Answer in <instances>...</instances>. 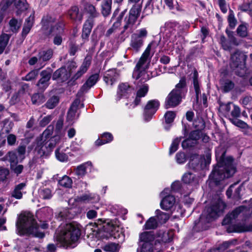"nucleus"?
Returning a JSON list of instances; mask_svg holds the SVG:
<instances>
[{
  "instance_id": "5701e85b",
  "label": "nucleus",
  "mask_w": 252,
  "mask_h": 252,
  "mask_svg": "<svg viewBox=\"0 0 252 252\" xmlns=\"http://www.w3.org/2000/svg\"><path fill=\"white\" fill-rule=\"evenodd\" d=\"M91 60L89 58H86L84 60L82 65L80 67L79 70L73 76L72 79L74 80H77L80 78L84 74H85L89 66L91 65Z\"/></svg>"
},
{
  "instance_id": "20e7f679",
  "label": "nucleus",
  "mask_w": 252,
  "mask_h": 252,
  "mask_svg": "<svg viewBox=\"0 0 252 252\" xmlns=\"http://www.w3.org/2000/svg\"><path fill=\"white\" fill-rule=\"evenodd\" d=\"M158 43L155 41H152L150 43L137 63L133 72L132 77L138 82H145L150 79L146 69L148 68L151 59L150 51L152 49L155 52Z\"/></svg>"
},
{
  "instance_id": "a878e982",
  "label": "nucleus",
  "mask_w": 252,
  "mask_h": 252,
  "mask_svg": "<svg viewBox=\"0 0 252 252\" xmlns=\"http://www.w3.org/2000/svg\"><path fill=\"white\" fill-rule=\"evenodd\" d=\"M133 89L127 83H122L119 86L117 99L119 100L123 96H126L133 92Z\"/></svg>"
},
{
  "instance_id": "f03ea898",
  "label": "nucleus",
  "mask_w": 252,
  "mask_h": 252,
  "mask_svg": "<svg viewBox=\"0 0 252 252\" xmlns=\"http://www.w3.org/2000/svg\"><path fill=\"white\" fill-rule=\"evenodd\" d=\"M17 233L20 235H31L42 238L44 233L39 230V226L30 212H24L20 214L16 222Z\"/></svg>"
},
{
  "instance_id": "393cba45",
  "label": "nucleus",
  "mask_w": 252,
  "mask_h": 252,
  "mask_svg": "<svg viewBox=\"0 0 252 252\" xmlns=\"http://www.w3.org/2000/svg\"><path fill=\"white\" fill-rule=\"evenodd\" d=\"M92 169V164L90 161L85 162L78 166L74 170L75 174L79 177H83L87 172V170L90 171Z\"/></svg>"
},
{
  "instance_id": "2eb2a0df",
  "label": "nucleus",
  "mask_w": 252,
  "mask_h": 252,
  "mask_svg": "<svg viewBox=\"0 0 252 252\" xmlns=\"http://www.w3.org/2000/svg\"><path fill=\"white\" fill-rule=\"evenodd\" d=\"M201 135L200 130H196L190 132L189 138L182 142L183 148L185 149L194 146L200 138Z\"/></svg>"
},
{
  "instance_id": "1a4fd4ad",
  "label": "nucleus",
  "mask_w": 252,
  "mask_h": 252,
  "mask_svg": "<svg viewBox=\"0 0 252 252\" xmlns=\"http://www.w3.org/2000/svg\"><path fill=\"white\" fill-rule=\"evenodd\" d=\"M243 60V55L238 52L231 55L230 65L233 69L235 70V73L240 76H243L246 74V68Z\"/></svg>"
},
{
  "instance_id": "4be33fe9",
  "label": "nucleus",
  "mask_w": 252,
  "mask_h": 252,
  "mask_svg": "<svg viewBox=\"0 0 252 252\" xmlns=\"http://www.w3.org/2000/svg\"><path fill=\"white\" fill-rule=\"evenodd\" d=\"M41 78L38 81L37 86L40 89L44 90L48 86V81L51 76V72L50 70H43L41 72Z\"/></svg>"
},
{
  "instance_id": "774afa93",
  "label": "nucleus",
  "mask_w": 252,
  "mask_h": 252,
  "mask_svg": "<svg viewBox=\"0 0 252 252\" xmlns=\"http://www.w3.org/2000/svg\"><path fill=\"white\" fill-rule=\"evenodd\" d=\"M237 33L242 37H245L247 35V28L244 25H240L237 29Z\"/></svg>"
},
{
  "instance_id": "4d7b16f0",
  "label": "nucleus",
  "mask_w": 252,
  "mask_h": 252,
  "mask_svg": "<svg viewBox=\"0 0 252 252\" xmlns=\"http://www.w3.org/2000/svg\"><path fill=\"white\" fill-rule=\"evenodd\" d=\"M3 126L2 129L3 132H5L6 133H9L14 126L13 123L9 121L8 120H5L3 122Z\"/></svg>"
},
{
  "instance_id": "052dcab7",
  "label": "nucleus",
  "mask_w": 252,
  "mask_h": 252,
  "mask_svg": "<svg viewBox=\"0 0 252 252\" xmlns=\"http://www.w3.org/2000/svg\"><path fill=\"white\" fill-rule=\"evenodd\" d=\"M176 116V113L173 111H167L164 114V118L165 123L167 124L172 123Z\"/></svg>"
},
{
  "instance_id": "680f3d73",
  "label": "nucleus",
  "mask_w": 252,
  "mask_h": 252,
  "mask_svg": "<svg viewBox=\"0 0 252 252\" xmlns=\"http://www.w3.org/2000/svg\"><path fill=\"white\" fill-rule=\"evenodd\" d=\"M39 195L43 199H50L52 197L51 190L49 189L45 188L39 190Z\"/></svg>"
},
{
  "instance_id": "c756f323",
  "label": "nucleus",
  "mask_w": 252,
  "mask_h": 252,
  "mask_svg": "<svg viewBox=\"0 0 252 252\" xmlns=\"http://www.w3.org/2000/svg\"><path fill=\"white\" fill-rule=\"evenodd\" d=\"M33 22L34 17L32 15L26 20L22 32L23 36H26L29 33L33 26Z\"/></svg>"
},
{
  "instance_id": "9b49d317",
  "label": "nucleus",
  "mask_w": 252,
  "mask_h": 252,
  "mask_svg": "<svg viewBox=\"0 0 252 252\" xmlns=\"http://www.w3.org/2000/svg\"><path fill=\"white\" fill-rule=\"evenodd\" d=\"M76 66L73 62L70 63L67 67L63 66L57 70L53 74L52 78L62 82L67 80L70 77L72 70L76 68Z\"/></svg>"
},
{
  "instance_id": "39448f33",
  "label": "nucleus",
  "mask_w": 252,
  "mask_h": 252,
  "mask_svg": "<svg viewBox=\"0 0 252 252\" xmlns=\"http://www.w3.org/2000/svg\"><path fill=\"white\" fill-rule=\"evenodd\" d=\"M80 229L71 223L66 224L60 233L57 234V240L63 244L74 248L80 236Z\"/></svg>"
},
{
  "instance_id": "7c9ffc66",
  "label": "nucleus",
  "mask_w": 252,
  "mask_h": 252,
  "mask_svg": "<svg viewBox=\"0 0 252 252\" xmlns=\"http://www.w3.org/2000/svg\"><path fill=\"white\" fill-rule=\"evenodd\" d=\"M53 50L48 49L46 50H42L38 53L39 62H46L49 60L52 57Z\"/></svg>"
},
{
  "instance_id": "a18cd8bd",
  "label": "nucleus",
  "mask_w": 252,
  "mask_h": 252,
  "mask_svg": "<svg viewBox=\"0 0 252 252\" xmlns=\"http://www.w3.org/2000/svg\"><path fill=\"white\" fill-rule=\"evenodd\" d=\"M9 39V36L7 34H3L0 36V54L4 51L7 45Z\"/></svg>"
},
{
  "instance_id": "0eeeda50",
  "label": "nucleus",
  "mask_w": 252,
  "mask_h": 252,
  "mask_svg": "<svg viewBox=\"0 0 252 252\" xmlns=\"http://www.w3.org/2000/svg\"><path fill=\"white\" fill-rule=\"evenodd\" d=\"M53 127L50 126L43 132L41 138L40 139H37L36 146L35 150L40 157L47 155L51 151L48 146H47V143L45 141L47 136L48 135H51Z\"/></svg>"
},
{
  "instance_id": "9d476101",
  "label": "nucleus",
  "mask_w": 252,
  "mask_h": 252,
  "mask_svg": "<svg viewBox=\"0 0 252 252\" xmlns=\"http://www.w3.org/2000/svg\"><path fill=\"white\" fill-rule=\"evenodd\" d=\"M142 5L140 4H135L130 10L129 16L125 18V25L124 31L129 30L132 32L133 26L135 23L137 18L139 16L141 10Z\"/></svg>"
},
{
  "instance_id": "ddd939ff",
  "label": "nucleus",
  "mask_w": 252,
  "mask_h": 252,
  "mask_svg": "<svg viewBox=\"0 0 252 252\" xmlns=\"http://www.w3.org/2000/svg\"><path fill=\"white\" fill-rule=\"evenodd\" d=\"M159 106V102L157 99L149 100L144 108V116L146 121H149L156 112Z\"/></svg>"
},
{
  "instance_id": "0e129e2a",
  "label": "nucleus",
  "mask_w": 252,
  "mask_h": 252,
  "mask_svg": "<svg viewBox=\"0 0 252 252\" xmlns=\"http://www.w3.org/2000/svg\"><path fill=\"white\" fill-rule=\"evenodd\" d=\"M228 22L229 26L232 29H234L236 25L237 20L235 18L234 13L232 11H230L228 16Z\"/></svg>"
},
{
  "instance_id": "c85d7f7f",
  "label": "nucleus",
  "mask_w": 252,
  "mask_h": 252,
  "mask_svg": "<svg viewBox=\"0 0 252 252\" xmlns=\"http://www.w3.org/2000/svg\"><path fill=\"white\" fill-rule=\"evenodd\" d=\"M68 15L71 19L76 22H80L82 20V15L77 6L72 7L68 10Z\"/></svg>"
},
{
  "instance_id": "bf43d9fd",
  "label": "nucleus",
  "mask_w": 252,
  "mask_h": 252,
  "mask_svg": "<svg viewBox=\"0 0 252 252\" xmlns=\"http://www.w3.org/2000/svg\"><path fill=\"white\" fill-rule=\"evenodd\" d=\"M220 42L221 44L222 47L225 50H230L232 48L231 44L230 42V40L228 41L224 35H221L220 37Z\"/></svg>"
},
{
  "instance_id": "49530a36",
  "label": "nucleus",
  "mask_w": 252,
  "mask_h": 252,
  "mask_svg": "<svg viewBox=\"0 0 252 252\" xmlns=\"http://www.w3.org/2000/svg\"><path fill=\"white\" fill-rule=\"evenodd\" d=\"M92 199V197L88 194H85L80 197H77L76 198H70L68 200L69 204H71L72 206L74 205V203L75 202H82L86 201H90Z\"/></svg>"
},
{
  "instance_id": "13d9d810",
  "label": "nucleus",
  "mask_w": 252,
  "mask_h": 252,
  "mask_svg": "<svg viewBox=\"0 0 252 252\" xmlns=\"http://www.w3.org/2000/svg\"><path fill=\"white\" fill-rule=\"evenodd\" d=\"M166 5L170 9H173L176 8L178 11H182V9L181 8L177 2L174 1V0H164Z\"/></svg>"
},
{
  "instance_id": "c03bdc74",
  "label": "nucleus",
  "mask_w": 252,
  "mask_h": 252,
  "mask_svg": "<svg viewBox=\"0 0 252 252\" xmlns=\"http://www.w3.org/2000/svg\"><path fill=\"white\" fill-rule=\"evenodd\" d=\"M16 8L18 9L17 15H19L20 12L23 11L27 8V3L26 0H17L15 1Z\"/></svg>"
},
{
  "instance_id": "5fc2aeb1",
  "label": "nucleus",
  "mask_w": 252,
  "mask_h": 252,
  "mask_svg": "<svg viewBox=\"0 0 252 252\" xmlns=\"http://www.w3.org/2000/svg\"><path fill=\"white\" fill-rule=\"evenodd\" d=\"M59 97L57 96H53L49 98L46 103V106L49 109H53L59 102Z\"/></svg>"
},
{
  "instance_id": "f257e3e1",
  "label": "nucleus",
  "mask_w": 252,
  "mask_h": 252,
  "mask_svg": "<svg viewBox=\"0 0 252 252\" xmlns=\"http://www.w3.org/2000/svg\"><path fill=\"white\" fill-rule=\"evenodd\" d=\"M218 150L219 148L216 152L218 163L210 175V180L216 184H219L224 178L232 176L236 172L235 166L233 164V158L230 157L225 158V152L220 154Z\"/></svg>"
},
{
  "instance_id": "8fccbe9b",
  "label": "nucleus",
  "mask_w": 252,
  "mask_h": 252,
  "mask_svg": "<svg viewBox=\"0 0 252 252\" xmlns=\"http://www.w3.org/2000/svg\"><path fill=\"white\" fill-rule=\"evenodd\" d=\"M159 237L160 240L164 243H168L172 240L173 232H163L159 233Z\"/></svg>"
},
{
  "instance_id": "c9c22d12",
  "label": "nucleus",
  "mask_w": 252,
  "mask_h": 252,
  "mask_svg": "<svg viewBox=\"0 0 252 252\" xmlns=\"http://www.w3.org/2000/svg\"><path fill=\"white\" fill-rule=\"evenodd\" d=\"M252 231V223L246 224L245 223H239L234 226V231L237 232H242L245 231Z\"/></svg>"
},
{
  "instance_id": "72a5a7b5",
  "label": "nucleus",
  "mask_w": 252,
  "mask_h": 252,
  "mask_svg": "<svg viewBox=\"0 0 252 252\" xmlns=\"http://www.w3.org/2000/svg\"><path fill=\"white\" fill-rule=\"evenodd\" d=\"M173 90L175 91L176 92L182 95H183L185 93L187 92L186 80L185 78H182L179 83L176 85L175 88Z\"/></svg>"
},
{
  "instance_id": "4c0bfd02",
  "label": "nucleus",
  "mask_w": 252,
  "mask_h": 252,
  "mask_svg": "<svg viewBox=\"0 0 252 252\" xmlns=\"http://www.w3.org/2000/svg\"><path fill=\"white\" fill-rule=\"evenodd\" d=\"M193 84L195 91L196 99L198 100L199 94H200L201 91L199 88V83L198 80V73L196 70H194L193 74Z\"/></svg>"
},
{
  "instance_id": "423d86ee",
  "label": "nucleus",
  "mask_w": 252,
  "mask_h": 252,
  "mask_svg": "<svg viewBox=\"0 0 252 252\" xmlns=\"http://www.w3.org/2000/svg\"><path fill=\"white\" fill-rule=\"evenodd\" d=\"M225 208L224 203L221 200H218L211 207L205 209L200 218L201 220H206L207 222H210L216 219Z\"/></svg>"
},
{
  "instance_id": "e433bc0d",
  "label": "nucleus",
  "mask_w": 252,
  "mask_h": 252,
  "mask_svg": "<svg viewBox=\"0 0 252 252\" xmlns=\"http://www.w3.org/2000/svg\"><path fill=\"white\" fill-rule=\"evenodd\" d=\"M21 25V21L15 18L11 19L9 22V30L13 33L18 32Z\"/></svg>"
},
{
  "instance_id": "bb28decb",
  "label": "nucleus",
  "mask_w": 252,
  "mask_h": 252,
  "mask_svg": "<svg viewBox=\"0 0 252 252\" xmlns=\"http://www.w3.org/2000/svg\"><path fill=\"white\" fill-rule=\"evenodd\" d=\"M118 78V74L115 69H111L105 72L104 81L107 85H112Z\"/></svg>"
},
{
  "instance_id": "412c9836",
  "label": "nucleus",
  "mask_w": 252,
  "mask_h": 252,
  "mask_svg": "<svg viewBox=\"0 0 252 252\" xmlns=\"http://www.w3.org/2000/svg\"><path fill=\"white\" fill-rule=\"evenodd\" d=\"M98 79L99 74L98 73H95L91 75L82 86L80 89V91L83 93L87 92L92 87L96 84Z\"/></svg>"
},
{
  "instance_id": "864d4df0",
  "label": "nucleus",
  "mask_w": 252,
  "mask_h": 252,
  "mask_svg": "<svg viewBox=\"0 0 252 252\" xmlns=\"http://www.w3.org/2000/svg\"><path fill=\"white\" fill-rule=\"evenodd\" d=\"M181 140V138L179 137L176 138L173 140L169 149L170 155L173 154L178 150Z\"/></svg>"
},
{
  "instance_id": "09e8293b",
  "label": "nucleus",
  "mask_w": 252,
  "mask_h": 252,
  "mask_svg": "<svg viewBox=\"0 0 252 252\" xmlns=\"http://www.w3.org/2000/svg\"><path fill=\"white\" fill-rule=\"evenodd\" d=\"M156 215L159 222L161 223H164L168 220L169 216L167 213L161 212L159 210H157Z\"/></svg>"
},
{
  "instance_id": "7ed1b4c3",
  "label": "nucleus",
  "mask_w": 252,
  "mask_h": 252,
  "mask_svg": "<svg viewBox=\"0 0 252 252\" xmlns=\"http://www.w3.org/2000/svg\"><path fill=\"white\" fill-rule=\"evenodd\" d=\"M42 30L45 33L54 36L53 43L55 45H60L63 41L64 33V24L60 18L47 15L42 20Z\"/></svg>"
},
{
  "instance_id": "f3484780",
  "label": "nucleus",
  "mask_w": 252,
  "mask_h": 252,
  "mask_svg": "<svg viewBox=\"0 0 252 252\" xmlns=\"http://www.w3.org/2000/svg\"><path fill=\"white\" fill-rule=\"evenodd\" d=\"M149 90V87L147 84H144L137 90L136 96L134 100L129 103V106H128L129 108H133L138 105L140 101L141 98L144 97L147 94Z\"/></svg>"
},
{
  "instance_id": "cd10ccee",
  "label": "nucleus",
  "mask_w": 252,
  "mask_h": 252,
  "mask_svg": "<svg viewBox=\"0 0 252 252\" xmlns=\"http://www.w3.org/2000/svg\"><path fill=\"white\" fill-rule=\"evenodd\" d=\"M204 158L198 155L191 157L189 162V166L194 169H199L202 167V161Z\"/></svg>"
},
{
  "instance_id": "a211bd4d",
  "label": "nucleus",
  "mask_w": 252,
  "mask_h": 252,
  "mask_svg": "<svg viewBox=\"0 0 252 252\" xmlns=\"http://www.w3.org/2000/svg\"><path fill=\"white\" fill-rule=\"evenodd\" d=\"M103 230L108 233L110 236L116 238L119 236L118 227L112 220L103 222Z\"/></svg>"
},
{
  "instance_id": "b1692460",
  "label": "nucleus",
  "mask_w": 252,
  "mask_h": 252,
  "mask_svg": "<svg viewBox=\"0 0 252 252\" xmlns=\"http://www.w3.org/2000/svg\"><path fill=\"white\" fill-rule=\"evenodd\" d=\"M246 208L240 206L237 208L231 213L228 214L224 219L222 224L224 225L230 223L233 220L235 219L241 213L243 212Z\"/></svg>"
},
{
  "instance_id": "aec40b11",
  "label": "nucleus",
  "mask_w": 252,
  "mask_h": 252,
  "mask_svg": "<svg viewBox=\"0 0 252 252\" xmlns=\"http://www.w3.org/2000/svg\"><path fill=\"white\" fill-rule=\"evenodd\" d=\"M160 243L158 242L157 243L151 244H144L139 245L137 250L139 252H158L160 250Z\"/></svg>"
},
{
  "instance_id": "338daca9",
  "label": "nucleus",
  "mask_w": 252,
  "mask_h": 252,
  "mask_svg": "<svg viewBox=\"0 0 252 252\" xmlns=\"http://www.w3.org/2000/svg\"><path fill=\"white\" fill-rule=\"evenodd\" d=\"M38 74V70H33L30 71L27 75L23 78V80L29 81L33 80L36 78Z\"/></svg>"
},
{
  "instance_id": "dca6fc26",
  "label": "nucleus",
  "mask_w": 252,
  "mask_h": 252,
  "mask_svg": "<svg viewBox=\"0 0 252 252\" xmlns=\"http://www.w3.org/2000/svg\"><path fill=\"white\" fill-rule=\"evenodd\" d=\"M79 103V100L75 99L68 111L66 120L70 124H72L79 117V114L77 113V111Z\"/></svg>"
},
{
  "instance_id": "e2e57ef3",
  "label": "nucleus",
  "mask_w": 252,
  "mask_h": 252,
  "mask_svg": "<svg viewBox=\"0 0 252 252\" xmlns=\"http://www.w3.org/2000/svg\"><path fill=\"white\" fill-rule=\"evenodd\" d=\"M32 101L33 104L39 105L42 103L44 100L43 95L35 94L32 97Z\"/></svg>"
},
{
  "instance_id": "37998d69",
  "label": "nucleus",
  "mask_w": 252,
  "mask_h": 252,
  "mask_svg": "<svg viewBox=\"0 0 252 252\" xmlns=\"http://www.w3.org/2000/svg\"><path fill=\"white\" fill-rule=\"evenodd\" d=\"M182 180L186 184H191L195 182L196 177L193 173L189 172L184 174L182 177Z\"/></svg>"
},
{
  "instance_id": "de8ad7c7",
  "label": "nucleus",
  "mask_w": 252,
  "mask_h": 252,
  "mask_svg": "<svg viewBox=\"0 0 252 252\" xmlns=\"http://www.w3.org/2000/svg\"><path fill=\"white\" fill-rule=\"evenodd\" d=\"M158 222L154 217H151L144 226L145 229H152L157 228Z\"/></svg>"
},
{
  "instance_id": "ea45409f",
  "label": "nucleus",
  "mask_w": 252,
  "mask_h": 252,
  "mask_svg": "<svg viewBox=\"0 0 252 252\" xmlns=\"http://www.w3.org/2000/svg\"><path fill=\"white\" fill-rule=\"evenodd\" d=\"M112 0H104L102 5V13L104 16L108 15L111 9Z\"/></svg>"
},
{
  "instance_id": "58836bf2",
  "label": "nucleus",
  "mask_w": 252,
  "mask_h": 252,
  "mask_svg": "<svg viewBox=\"0 0 252 252\" xmlns=\"http://www.w3.org/2000/svg\"><path fill=\"white\" fill-rule=\"evenodd\" d=\"M26 186L25 183H22L17 185L13 192L12 196L17 199H21L22 197V190Z\"/></svg>"
},
{
  "instance_id": "473e14b6",
  "label": "nucleus",
  "mask_w": 252,
  "mask_h": 252,
  "mask_svg": "<svg viewBox=\"0 0 252 252\" xmlns=\"http://www.w3.org/2000/svg\"><path fill=\"white\" fill-rule=\"evenodd\" d=\"M113 139L112 135L110 133H104L103 134L100 139H97L95 143L97 146H100L112 141Z\"/></svg>"
},
{
  "instance_id": "a19ab883",
  "label": "nucleus",
  "mask_w": 252,
  "mask_h": 252,
  "mask_svg": "<svg viewBox=\"0 0 252 252\" xmlns=\"http://www.w3.org/2000/svg\"><path fill=\"white\" fill-rule=\"evenodd\" d=\"M6 159L10 162V165L12 164H17L19 160L17 153L15 152H9L5 156Z\"/></svg>"
},
{
  "instance_id": "f704fd0d",
  "label": "nucleus",
  "mask_w": 252,
  "mask_h": 252,
  "mask_svg": "<svg viewBox=\"0 0 252 252\" xmlns=\"http://www.w3.org/2000/svg\"><path fill=\"white\" fill-rule=\"evenodd\" d=\"M50 135H48L47 136L45 142L47 143V146L49 147L48 148L49 149L52 151L55 146L60 142L61 140V136L57 135L48 139Z\"/></svg>"
},
{
  "instance_id": "4468645a",
  "label": "nucleus",
  "mask_w": 252,
  "mask_h": 252,
  "mask_svg": "<svg viewBox=\"0 0 252 252\" xmlns=\"http://www.w3.org/2000/svg\"><path fill=\"white\" fill-rule=\"evenodd\" d=\"M182 95L172 90L166 97L165 107L166 109L178 105L181 101Z\"/></svg>"
},
{
  "instance_id": "f8f14e48",
  "label": "nucleus",
  "mask_w": 252,
  "mask_h": 252,
  "mask_svg": "<svg viewBox=\"0 0 252 252\" xmlns=\"http://www.w3.org/2000/svg\"><path fill=\"white\" fill-rule=\"evenodd\" d=\"M170 189H165L160 193V196L162 198L160 203L161 208L165 211L170 210L175 203V198L173 195H168Z\"/></svg>"
},
{
  "instance_id": "6ab92c4d",
  "label": "nucleus",
  "mask_w": 252,
  "mask_h": 252,
  "mask_svg": "<svg viewBox=\"0 0 252 252\" xmlns=\"http://www.w3.org/2000/svg\"><path fill=\"white\" fill-rule=\"evenodd\" d=\"M159 242L155 240V236L152 232H144L139 234V245L155 244Z\"/></svg>"
},
{
  "instance_id": "6e6d98bb",
  "label": "nucleus",
  "mask_w": 252,
  "mask_h": 252,
  "mask_svg": "<svg viewBox=\"0 0 252 252\" xmlns=\"http://www.w3.org/2000/svg\"><path fill=\"white\" fill-rule=\"evenodd\" d=\"M55 155L56 158L61 161L64 162L68 160L67 155L59 149L56 150Z\"/></svg>"
},
{
  "instance_id": "603ef678",
  "label": "nucleus",
  "mask_w": 252,
  "mask_h": 252,
  "mask_svg": "<svg viewBox=\"0 0 252 252\" xmlns=\"http://www.w3.org/2000/svg\"><path fill=\"white\" fill-rule=\"evenodd\" d=\"M119 249V244L113 243L106 245L104 248V251L107 252H118Z\"/></svg>"
},
{
  "instance_id": "6e6552de",
  "label": "nucleus",
  "mask_w": 252,
  "mask_h": 252,
  "mask_svg": "<svg viewBox=\"0 0 252 252\" xmlns=\"http://www.w3.org/2000/svg\"><path fill=\"white\" fill-rule=\"evenodd\" d=\"M147 35L145 29H141L137 33L132 34L130 43V49L136 53L138 52L144 43L143 39Z\"/></svg>"
},
{
  "instance_id": "3c124183",
  "label": "nucleus",
  "mask_w": 252,
  "mask_h": 252,
  "mask_svg": "<svg viewBox=\"0 0 252 252\" xmlns=\"http://www.w3.org/2000/svg\"><path fill=\"white\" fill-rule=\"evenodd\" d=\"M86 11L90 14L91 18H94L98 15V13L97 12L94 6L91 4H86L85 6Z\"/></svg>"
},
{
  "instance_id": "69168bd1",
  "label": "nucleus",
  "mask_w": 252,
  "mask_h": 252,
  "mask_svg": "<svg viewBox=\"0 0 252 252\" xmlns=\"http://www.w3.org/2000/svg\"><path fill=\"white\" fill-rule=\"evenodd\" d=\"M193 125L194 127L198 130L202 129L205 127V123L201 118L195 120Z\"/></svg>"
},
{
  "instance_id": "2f4dec72",
  "label": "nucleus",
  "mask_w": 252,
  "mask_h": 252,
  "mask_svg": "<svg viewBox=\"0 0 252 252\" xmlns=\"http://www.w3.org/2000/svg\"><path fill=\"white\" fill-rule=\"evenodd\" d=\"M93 27V22L91 20H88L85 23L82 31L83 39H87L89 37Z\"/></svg>"
},
{
  "instance_id": "79ce46f5",
  "label": "nucleus",
  "mask_w": 252,
  "mask_h": 252,
  "mask_svg": "<svg viewBox=\"0 0 252 252\" xmlns=\"http://www.w3.org/2000/svg\"><path fill=\"white\" fill-rule=\"evenodd\" d=\"M59 184L61 186L64 188H69L72 187V179L67 176H63L62 179L59 180Z\"/></svg>"
}]
</instances>
